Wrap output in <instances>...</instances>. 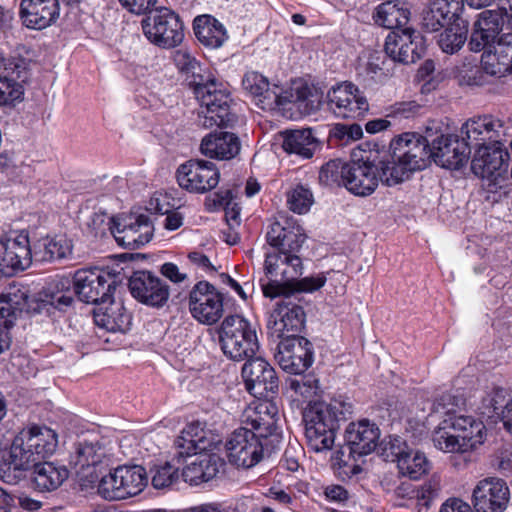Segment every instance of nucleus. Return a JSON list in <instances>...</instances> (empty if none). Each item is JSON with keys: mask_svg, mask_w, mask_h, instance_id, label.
<instances>
[{"mask_svg": "<svg viewBox=\"0 0 512 512\" xmlns=\"http://www.w3.org/2000/svg\"><path fill=\"white\" fill-rule=\"evenodd\" d=\"M57 444V434L46 426L22 429L12 442L8 459L0 460V478L8 484H16L26 471L51 456Z\"/></svg>", "mask_w": 512, "mask_h": 512, "instance_id": "1", "label": "nucleus"}, {"mask_svg": "<svg viewBox=\"0 0 512 512\" xmlns=\"http://www.w3.org/2000/svg\"><path fill=\"white\" fill-rule=\"evenodd\" d=\"M306 235L293 219L284 223L275 221L266 233L272 251L266 252L265 273L270 278L293 280L303 273L302 259L298 256Z\"/></svg>", "mask_w": 512, "mask_h": 512, "instance_id": "2", "label": "nucleus"}, {"mask_svg": "<svg viewBox=\"0 0 512 512\" xmlns=\"http://www.w3.org/2000/svg\"><path fill=\"white\" fill-rule=\"evenodd\" d=\"M452 398L450 394H443L434 403V411L442 409L446 418L434 429L432 442L444 453H466L484 442L485 425L472 416L456 415L453 409L445 410L446 403Z\"/></svg>", "mask_w": 512, "mask_h": 512, "instance_id": "3", "label": "nucleus"}, {"mask_svg": "<svg viewBox=\"0 0 512 512\" xmlns=\"http://www.w3.org/2000/svg\"><path fill=\"white\" fill-rule=\"evenodd\" d=\"M243 88L254 98L263 110H275L286 105L296 108L302 115H310L320 107V97L308 85L294 84L282 91L278 85H270L269 80L256 71L247 72L242 79Z\"/></svg>", "mask_w": 512, "mask_h": 512, "instance_id": "4", "label": "nucleus"}, {"mask_svg": "<svg viewBox=\"0 0 512 512\" xmlns=\"http://www.w3.org/2000/svg\"><path fill=\"white\" fill-rule=\"evenodd\" d=\"M389 155L391 161L382 165L379 183L392 187L430 164V142L419 133L405 132L391 140Z\"/></svg>", "mask_w": 512, "mask_h": 512, "instance_id": "5", "label": "nucleus"}, {"mask_svg": "<svg viewBox=\"0 0 512 512\" xmlns=\"http://www.w3.org/2000/svg\"><path fill=\"white\" fill-rule=\"evenodd\" d=\"M173 62L187 85L193 89L200 101L203 115L202 125L207 129L223 122L222 104L224 91L221 83L204 74L200 62L186 49H178L173 54Z\"/></svg>", "mask_w": 512, "mask_h": 512, "instance_id": "6", "label": "nucleus"}, {"mask_svg": "<svg viewBox=\"0 0 512 512\" xmlns=\"http://www.w3.org/2000/svg\"><path fill=\"white\" fill-rule=\"evenodd\" d=\"M324 188H346L349 192H374L379 185V171L372 166L350 167L339 159L330 160L319 172Z\"/></svg>", "mask_w": 512, "mask_h": 512, "instance_id": "7", "label": "nucleus"}, {"mask_svg": "<svg viewBox=\"0 0 512 512\" xmlns=\"http://www.w3.org/2000/svg\"><path fill=\"white\" fill-rule=\"evenodd\" d=\"M509 160L510 155L503 142L485 145L475 151L471 169L476 176L487 181L489 188H495V191L489 189L488 192H497V189L505 188L509 180L507 177Z\"/></svg>", "mask_w": 512, "mask_h": 512, "instance_id": "8", "label": "nucleus"}, {"mask_svg": "<svg viewBox=\"0 0 512 512\" xmlns=\"http://www.w3.org/2000/svg\"><path fill=\"white\" fill-rule=\"evenodd\" d=\"M148 476L140 465H124L101 477L98 493L106 500H121L139 494L147 485Z\"/></svg>", "mask_w": 512, "mask_h": 512, "instance_id": "9", "label": "nucleus"}, {"mask_svg": "<svg viewBox=\"0 0 512 512\" xmlns=\"http://www.w3.org/2000/svg\"><path fill=\"white\" fill-rule=\"evenodd\" d=\"M176 457L217 453L221 456L223 435L221 431L205 427L200 422L188 424L175 439Z\"/></svg>", "mask_w": 512, "mask_h": 512, "instance_id": "10", "label": "nucleus"}, {"mask_svg": "<svg viewBox=\"0 0 512 512\" xmlns=\"http://www.w3.org/2000/svg\"><path fill=\"white\" fill-rule=\"evenodd\" d=\"M145 212L132 210L111 218L110 230L116 241L129 249H138L151 241L154 235V225Z\"/></svg>", "mask_w": 512, "mask_h": 512, "instance_id": "11", "label": "nucleus"}, {"mask_svg": "<svg viewBox=\"0 0 512 512\" xmlns=\"http://www.w3.org/2000/svg\"><path fill=\"white\" fill-rule=\"evenodd\" d=\"M280 296L267 320L268 333L277 339L299 337L306 320L304 309L291 295L281 293Z\"/></svg>", "mask_w": 512, "mask_h": 512, "instance_id": "12", "label": "nucleus"}, {"mask_svg": "<svg viewBox=\"0 0 512 512\" xmlns=\"http://www.w3.org/2000/svg\"><path fill=\"white\" fill-rule=\"evenodd\" d=\"M115 289L114 277L99 268L79 269L73 276V292L87 304H104Z\"/></svg>", "mask_w": 512, "mask_h": 512, "instance_id": "13", "label": "nucleus"}, {"mask_svg": "<svg viewBox=\"0 0 512 512\" xmlns=\"http://www.w3.org/2000/svg\"><path fill=\"white\" fill-rule=\"evenodd\" d=\"M141 25L147 39L161 48H174L184 38L182 21L168 8H162L155 15L144 18Z\"/></svg>", "mask_w": 512, "mask_h": 512, "instance_id": "14", "label": "nucleus"}, {"mask_svg": "<svg viewBox=\"0 0 512 512\" xmlns=\"http://www.w3.org/2000/svg\"><path fill=\"white\" fill-rule=\"evenodd\" d=\"M261 438L252 429L240 427L226 439V457L231 465L249 469L263 458Z\"/></svg>", "mask_w": 512, "mask_h": 512, "instance_id": "15", "label": "nucleus"}, {"mask_svg": "<svg viewBox=\"0 0 512 512\" xmlns=\"http://www.w3.org/2000/svg\"><path fill=\"white\" fill-rule=\"evenodd\" d=\"M259 349L256 331L240 315L226 317V357L240 362L252 357Z\"/></svg>", "mask_w": 512, "mask_h": 512, "instance_id": "16", "label": "nucleus"}, {"mask_svg": "<svg viewBox=\"0 0 512 512\" xmlns=\"http://www.w3.org/2000/svg\"><path fill=\"white\" fill-rule=\"evenodd\" d=\"M482 70L476 67L471 70L467 83L469 85H482L483 72L490 76L502 77L512 73V32L502 34L493 49L485 50L481 56Z\"/></svg>", "mask_w": 512, "mask_h": 512, "instance_id": "17", "label": "nucleus"}, {"mask_svg": "<svg viewBox=\"0 0 512 512\" xmlns=\"http://www.w3.org/2000/svg\"><path fill=\"white\" fill-rule=\"evenodd\" d=\"M353 413V405L344 399H332L329 403L315 402L310 404L303 413L305 428L322 429L324 432L336 434L340 422L347 420Z\"/></svg>", "mask_w": 512, "mask_h": 512, "instance_id": "18", "label": "nucleus"}, {"mask_svg": "<svg viewBox=\"0 0 512 512\" xmlns=\"http://www.w3.org/2000/svg\"><path fill=\"white\" fill-rule=\"evenodd\" d=\"M241 377L246 390L256 398H269L276 394L279 379L274 368L262 357H249L241 367Z\"/></svg>", "mask_w": 512, "mask_h": 512, "instance_id": "19", "label": "nucleus"}, {"mask_svg": "<svg viewBox=\"0 0 512 512\" xmlns=\"http://www.w3.org/2000/svg\"><path fill=\"white\" fill-rule=\"evenodd\" d=\"M386 55L401 64H412L421 59L425 53L423 35L410 27L389 32L385 39Z\"/></svg>", "mask_w": 512, "mask_h": 512, "instance_id": "20", "label": "nucleus"}, {"mask_svg": "<svg viewBox=\"0 0 512 512\" xmlns=\"http://www.w3.org/2000/svg\"><path fill=\"white\" fill-rule=\"evenodd\" d=\"M328 109L338 118L359 119L369 110V104L359 88L352 83H341L326 94Z\"/></svg>", "mask_w": 512, "mask_h": 512, "instance_id": "21", "label": "nucleus"}, {"mask_svg": "<svg viewBox=\"0 0 512 512\" xmlns=\"http://www.w3.org/2000/svg\"><path fill=\"white\" fill-rule=\"evenodd\" d=\"M189 310L199 322L214 324L223 314V295L209 282L199 281L189 293Z\"/></svg>", "mask_w": 512, "mask_h": 512, "instance_id": "22", "label": "nucleus"}, {"mask_svg": "<svg viewBox=\"0 0 512 512\" xmlns=\"http://www.w3.org/2000/svg\"><path fill=\"white\" fill-rule=\"evenodd\" d=\"M34 257L26 231L12 233L0 239V271L9 275L30 267Z\"/></svg>", "mask_w": 512, "mask_h": 512, "instance_id": "23", "label": "nucleus"}, {"mask_svg": "<svg viewBox=\"0 0 512 512\" xmlns=\"http://www.w3.org/2000/svg\"><path fill=\"white\" fill-rule=\"evenodd\" d=\"M313 345L302 337L280 339L275 359L279 366L290 374H302L313 363Z\"/></svg>", "mask_w": 512, "mask_h": 512, "instance_id": "24", "label": "nucleus"}, {"mask_svg": "<svg viewBox=\"0 0 512 512\" xmlns=\"http://www.w3.org/2000/svg\"><path fill=\"white\" fill-rule=\"evenodd\" d=\"M128 286L131 295L144 305L161 308L169 300L168 284L150 271H135L129 278Z\"/></svg>", "mask_w": 512, "mask_h": 512, "instance_id": "25", "label": "nucleus"}, {"mask_svg": "<svg viewBox=\"0 0 512 512\" xmlns=\"http://www.w3.org/2000/svg\"><path fill=\"white\" fill-rule=\"evenodd\" d=\"M220 180L216 165L204 160H190L177 170V181L188 192H209Z\"/></svg>", "mask_w": 512, "mask_h": 512, "instance_id": "26", "label": "nucleus"}, {"mask_svg": "<svg viewBox=\"0 0 512 512\" xmlns=\"http://www.w3.org/2000/svg\"><path fill=\"white\" fill-rule=\"evenodd\" d=\"M461 134L469 149L475 151L485 145L501 144L505 136L503 122L490 115L469 119L462 125Z\"/></svg>", "mask_w": 512, "mask_h": 512, "instance_id": "27", "label": "nucleus"}, {"mask_svg": "<svg viewBox=\"0 0 512 512\" xmlns=\"http://www.w3.org/2000/svg\"><path fill=\"white\" fill-rule=\"evenodd\" d=\"M509 500V488L499 478H485L473 490L472 502L477 512H504Z\"/></svg>", "mask_w": 512, "mask_h": 512, "instance_id": "28", "label": "nucleus"}, {"mask_svg": "<svg viewBox=\"0 0 512 512\" xmlns=\"http://www.w3.org/2000/svg\"><path fill=\"white\" fill-rule=\"evenodd\" d=\"M431 159L441 167L460 168L470 156V149L465 138L457 135H440L430 144Z\"/></svg>", "mask_w": 512, "mask_h": 512, "instance_id": "29", "label": "nucleus"}, {"mask_svg": "<svg viewBox=\"0 0 512 512\" xmlns=\"http://www.w3.org/2000/svg\"><path fill=\"white\" fill-rule=\"evenodd\" d=\"M28 302L26 291L10 287L0 297V354L9 350L12 337L10 328L14 325L18 315L22 312Z\"/></svg>", "mask_w": 512, "mask_h": 512, "instance_id": "30", "label": "nucleus"}, {"mask_svg": "<svg viewBox=\"0 0 512 512\" xmlns=\"http://www.w3.org/2000/svg\"><path fill=\"white\" fill-rule=\"evenodd\" d=\"M379 438V427L368 419L349 423L344 433L345 445L354 459L375 451Z\"/></svg>", "mask_w": 512, "mask_h": 512, "instance_id": "31", "label": "nucleus"}, {"mask_svg": "<svg viewBox=\"0 0 512 512\" xmlns=\"http://www.w3.org/2000/svg\"><path fill=\"white\" fill-rule=\"evenodd\" d=\"M59 0H20L19 18L28 29L43 30L60 17Z\"/></svg>", "mask_w": 512, "mask_h": 512, "instance_id": "32", "label": "nucleus"}, {"mask_svg": "<svg viewBox=\"0 0 512 512\" xmlns=\"http://www.w3.org/2000/svg\"><path fill=\"white\" fill-rule=\"evenodd\" d=\"M326 276L319 273L315 276H308L299 279L285 280L270 278L268 281L260 280L263 295L268 298L279 297L281 293H287L293 297L294 293H312L322 288L326 283Z\"/></svg>", "mask_w": 512, "mask_h": 512, "instance_id": "33", "label": "nucleus"}, {"mask_svg": "<svg viewBox=\"0 0 512 512\" xmlns=\"http://www.w3.org/2000/svg\"><path fill=\"white\" fill-rule=\"evenodd\" d=\"M106 457L104 447L98 441H82L75 445L70 463L82 477H91V482L98 479L96 467Z\"/></svg>", "mask_w": 512, "mask_h": 512, "instance_id": "34", "label": "nucleus"}, {"mask_svg": "<svg viewBox=\"0 0 512 512\" xmlns=\"http://www.w3.org/2000/svg\"><path fill=\"white\" fill-rule=\"evenodd\" d=\"M282 148L287 154L310 159L320 147L311 128L287 129L281 132Z\"/></svg>", "mask_w": 512, "mask_h": 512, "instance_id": "35", "label": "nucleus"}, {"mask_svg": "<svg viewBox=\"0 0 512 512\" xmlns=\"http://www.w3.org/2000/svg\"><path fill=\"white\" fill-rule=\"evenodd\" d=\"M95 324L109 332L126 333L132 325V316L119 301H110L106 307L94 311Z\"/></svg>", "mask_w": 512, "mask_h": 512, "instance_id": "36", "label": "nucleus"}, {"mask_svg": "<svg viewBox=\"0 0 512 512\" xmlns=\"http://www.w3.org/2000/svg\"><path fill=\"white\" fill-rule=\"evenodd\" d=\"M223 464L222 457L217 453L202 454L183 469L182 476L185 482L199 485L213 479Z\"/></svg>", "mask_w": 512, "mask_h": 512, "instance_id": "37", "label": "nucleus"}, {"mask_svg": "<svg viewBox=\"0 0 512 512\" xmlns=\"http://www.w3.org/2000/svg\"><path fill=\"white\" fill-rule=\"evenodd\" d=\"M278 419L277 405L268 400L259 402L246 415V420L251 422L252 430H256L262 438H266L276 431Z\"/></svg>", "mask_w": 512, "mask_h": 512, "instance_id": "38", "label": "nucleus"}, {"mask_svg": "<svg viewBox=\"0 0 512 512\" xmlns=\"http://www.w3.org/2000/svg\"><path fill=\"white\" fill-rule=\"evenodd\" d=\"M193 31L197 40L206 48L218 49L224 42V26L212 15L203 14L195 17Z\"/></svg>", "mask_w": 512, "mask_h": 512, "instance_id": "39", "label": "nucleus"}, {"mask_svg": "<svg viewBox=\"0 0 512 512\" xmlns=\"http://www.w3.org/2000/svg\"><path fill=\"white\" fill-rule=\"evenodd\" d=\"M69 477L65 466H57L53 462L42 461L34 468L32 482L40 492L57 490Z\"/></svg>", "mask_w": 512, "mask_h": 512, "instance_id": "40", "label": "nucleus"}, {"mask_svg": "<svg viewBox=\"0 0 512 512\" xmlns=\"http://www.w3.org/2000/svg\"><path fill=\"white\" fill-rule=\"evenodd\" d=\"M372 17L377 25L394 31L405 28L410 10L404 4L386 1L375 8Z\"/></svg>", "mask_w": 512, "mask_h": 512, "instance_id": "41", "label": "nucleus"}, {"mask_svg": "<svg viewBox=\"0 0 512 512\" xmlns=\"http://www.w3.org/2000/svg\"><path fill=\"white\" fill-rule=\"evenodd\" d=\"M36 261L51 262L67 258L72 253V243L64 236L39 239L33 247Z\"/></svg>", "mask_w": 512, "mask_h": 512, "instance_id": "42", "label": "nucleus"}, {"mask_svg": "<svg viewBox=\"0 0 512 512\" xmlns=\"http://www.w3.org/2000/svg\"><path fill=\"white\" fill-rule=\"evenodd\" d=\"M395 495L398 498L411 501L419 509L422 507L428 508L433 499L438 495V486L431 481L419 486L404 481L396 487Z\"/></svg>", "mask_w": 512, "mask_h": 512, "instance_id": "43", "label": "nucleus"}, {"mask_svg": "<svg viewBox=\"0 0 512 512\" xmlns=\"http://www.w3.org/2000/svg\"><path fill=\"white\" fill-rule=\"evenodd\" d=\"M505 20L512 26V0H499L498 10H485L478 14L476 27H483L498 37L502 31Z\"/></svg>", "mask_w": 512, "mask_h": 512, "instance_id": "44", "label": "nucleus"}, {"mask_svg": "<svg viewBox=\"0 0 512 512\" xmlns=\"http://www.w3.org/2000/svg\"><path fill=\"white\" fill-rule=\"evenodd\" d=\"M170 194H159L158 197L152 198L146 211L160 215H166L164 227L167 230H176L183 224V215L178 211L180 205L170 203Z\"/></svg>", "mask_w": 512, "mask_h": 512, "instance_id": "45", "label": "nucleus"}, {"mask_svg": "<svg viewBox=\"0 0 512 512\" xmlns=\"http://www.w3.org/2000/svg\"><path fill=\"white\" fill-rule=\"evenodd\" d=\"M397 467L403 476H407L411 480H418L428 473L430 463L423 452L408 447L399 459Z\"/></svg>", "mask_w": 512, "mask_h": 512, "instance_id": "46", "label": "nucleus"}, {"mask_svg": "<svg viewBox=\"0 0 512 512\" xmlns=\"http://www.w3.org/2000/svg\"><path fill=\"white\" fill-rule=\"evenodd\" d=\"M39 301L43 306L51 305L58 310H64L73 303V293L68 279H60L47 287L40 294Z\"/></svg>", "mask_w": 512, "mask_h": 512, "instance_id": "47", "label": "nucleus"}, {"mask_svg": "<svg viewBox=\"0 0 512 512\" xmlns=\"http://www.w3.org/2000/svg\"><path fill=\"white\" fill-rule=\"evenodd\" d=\"M467 34V20L452 23L439 35L438 45L444 53L454 54L458 52L467 41Z\"/></svg>", "mask_w": 512, "mask_h": 512, "instance_id": "48", "label": "nucleus"}, {"mask_svg": "<svg viewBox=\"0 0 512 512\" xmlns=\"http://www.w3.org/2000/svg\"><path fill=\"white\" fill-rule=\"evenodd\" d=\"M151 483L155 489H164L179 479V467L170 462L155 464L150 468Z\"/></svg>", "mask_w": 512, "mask_h": 512, "instance_id": "49", "label": "nucleus"}, {"mask_svg": "<svg viewBox=\"0 0 512 512\" xmlns=\"http://www.w3.org/2000/svg\"><path fill=\"white\" fill-rule=\"evenodd\" d=\"M224 103L222 104V106ZM222 115L224 116V108L222 107ZM224 121L221 124H216L219 131L211 132L205 136L201 142L200 150L205 156L222 160L224 159ZM215 127V125L213 126Z\"/></svg>", "mask_w": 512, "mask_h": 512, "instance_id": "50", "label": "nucleus"}, {"mask_svg": "<svg viewBox=\"0 0 512 512\" xmlns=\"http://www.w3.org/2000/svg\"><path fill=\"white\" fill-rule=\"evenodd\" d=\"M305 437L308 446L315 452H323L333 448L336 434L333 432H324L322 429L305 428Z\"/></svg>", "mask_w": 512, "mask_h": 512, "instance_id": "51", "label": "nucleus"}, {"mask_svg": "<svg viewBox=\"0 0 512 512\" xmlns=\"http://www.w3.org/2000/svg\"><path fill=\"white\" fill-rule=\"evenodd\" d=\"M294 378H289L287 384L291 390L305 399H309L316 394L318 389V380L314 375L296 374Z\"/></svg>", "mask_w": 512, "mask_h": 512, "instance_id": "52", "label": "nucleus"}, {"mask_svg": "<svg viewBox=\"0 0 512 512\" xmlns=\"http://www.w3.org/2000/svg\"><path fill=\"white\" fill-rule=\"evenodd\" d=\"M409 445L398 436L389 437V440L379 444V454L387 462L399 463V459L407 451Z\"/></svg>", "mask_w": 512, "mask_h": 512, "instance_id": "53", "label": "nucleus"}, {"mask_svg": "<svg viewBox=\"0 0 512 512\" xmlns=\"http://www.w3.org/2000/svg\"><path fill=\"white\" fill-rule=\"evenodd\" d=\"M422 24L429 32H435L451 25L435 1L423 12Z\"/></svg>", "mask_w": 512, "mask_h": 512, "instance_id": "54", "label": "nucleus"}, {"mask_svg": "<svg viewBox=\"0 0 512 512\" xmlns=\"http://www.w3.org/2000/svg\"><path fill=\"white\" fill-rule=\"evenodd\" d=\"M330 136L339 140L340 145H348L359 140L363 136L362 127L359 124H335L330 130Z\"/></svg>", "mask_w": 512, "mask_h": 512, "instance_id": "55", "label": "nucleus"}, {"mask_svg": "<svg viewBox=\"0 0 512 512\" xmlns=\"http://www.w3.org/2000/svg\"><path fill=\"white\" fill-rule=\"evenodd\" d=\"M22 95V86L17 81L0 74V105H7L19 100Z\"/></svg>", "mask_w": 512, "mask_h": 512, "instance_id": "56", "label": "nucleus"}, {"mask_svg": "<svg viewBox=\"0 0 512 512\" xmlns=\"http://www.w3.org/2000/svg\"><path fill=\"white\" fill-rule=\"evenodd\" d=\"M496 38L497 37L490 32H486L483 27H476V22H474L468 42L469 49L473 52L485 50L495 42Z\"/></svg>", "mask_w": 512, "mask_h": 512, "instance_id": "57", "label": "nucleus"}, {"mask_svg": "<svg viewBox=\"0 0 512 512\" xmlns=\"http://www.w3.org/2000/svg\"><path fill=\"white\" fill-rule=\"evenodd\" d=\"M372 149L370 143L359 144L351 151L352 165L350 167L372 166L381 173V168L372 163Z\"/></svg>", "mask_w": 512, "mask_h": 512, "instance_id": "58", "label": "nucleus"}, {"mask_svg": "<svg viewBox=\"0 0 512 512\" xmlns=\"http://www.w3.org/2000/svg\"><path fill=\"white\" fill-rule=\"evenodd\" d=\"M439 8L443 10L444 17L452 23L464 20L461 17L463 10V0H434Z\"/></svg>", "mask_w": 512, "mask_h": 512, "instance_id": "59", "label": "nucleus"}, {"mask_svg": "<svg viewBox=\"0 0 512 512\" xmlns=\"http://www.w3.org/2000/svg\"><path fill=\"white\" fill-rule=\"evenodd\" d=\"M287 205L297 214H305L314 203L313 194H287Z\"/></svg>", "mask_w": 512, "mask_h": 512, "instance_id": "60", "label": "nucleus"}, {"mask_svg": "<svg viewBox=\"0 0 512 512\" xmlns=\"http://www.w3.org/2000/svg\"><path fill=\"white\" fill-rule=\"evenodd\" d=\"M119 2L129 12L137 15L152 11L157 4V0H119Z\"/></svg>", "mask_w": 512, "mask_h": 512, "instance_id": "61", "label": "nucleus"}, {"mask_svg": "<svg viewBox=\"0 0 512 512\" xmlns=\"http://www.w3.org/2000/svg\"><path fill=\"white\" fill-rule=\"evenodd\" d=\"M314 180L313 175L303 174L302 176L296 175L289 180V187L286 192H311L310 181Z\"/></svg>", "mask_w": 512, "mask_h": 512, "instance_id": "62", "label": "nucleus"}, {"mask_svg": "<svg viewBox=\"0 0 512 512\" xmlns=\"http://www.w3.org/2000/svg\"><path fill=\"white\" fill-rule=\"evenodd\" d=\"M187 258L192 265L205 272H213L216 270L208 256L202 252L191 251L188 253Z\"/></svg>", "mask_w": 512, "mask_h": 512, "instance_id": "63", "label": "nucleus"}, {"mask_svg": "<svg viewBox=\"0 0 512 512\" xmlns=\"http://www.w3.org/2000/svg\"><path fill=\"white\" fill-rule=\"evenodd\" d=\"M269 496L275 501H277L279 504L286 506L291 510H294L295 507L297 506L296 497L292 496L291 494L287 493L282 489L270 488Z\"/></svg>", "mask_w": 512, "mask_h": 512, "instance_id": "64", "label": "nucleus"}]
</instances>
